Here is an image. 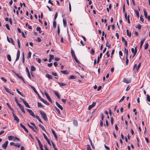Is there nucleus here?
I'll return each instance as SVG.
<instances>
[{
	"label": "nucleus",
	"instance_id": "obj_64",
	"mask_svg": "<svg viewBox=\"0 0 150 150\" xmlns=\"http://www.w3.org/2000/svg\"><path fill=\"white\" fill-rule=\"evenodd\" d=\"M104 146L105 148L108 150H110V148L107 146L105 144H104Z\"/></svg>",
	"mask_w": 150,
	"mask_h": 150
},
{
	"label": "nucleus",
	"instance_id": "obj_20",
	"mask_svg": "<svg viewBox=\"0 0 150 150\" xmlns=\"http://www.w3.org/2000/svg\"><path fill=\"white\" fill-rule=\"evenodd\" d=\"M52 134L54 136V137L55 138V139H56L57 140V135L56 134L55 131L53 130H52Z\"/></svg>",
	"mask_w": 150,
	"mask_h": 150
},
{
	"label": "nucleus",
	"instance_id": "obj_5",
	"mask_svg": "<svg viewBox=\"0 0 150 150\" xmlns=\"http://www.w3.org/2000/svg\"><path fill=\"white\" fill-rule=\"evenodd\" d=\"M12 113L13 116L14 117V120L16 121L17 123H19V118H18L17 116L15 115V114L14 113L12 112Z\"/></svg>",
	"mask_w": 150,
	"mask_h": 150
},
{
	"label": "nucleus",
	"instance_id": "obj_24",
	"mask_svg": "<svg viewBox=\"0 0 150 150\" xmlns=\"http://www.w3.org/2000/svg\"><path fill=\"white\" fill-rule=\"evenodd\" d=\"M45 76L46 77L48 78L49 79H52V75H50L49 74H47Z\"/></svg>",
	"mask_w": 150,
	"mask_h": 150
},
{
	"label": "nucleus",
	"instance_id": "obj_59",
	"mask_svg": "<svg viewBox=\"0 0 150 150\" xmlns=\"http://www.w3.org/2000/svg\"><path fill=\"white\" fill-rule=\"evenodd\" d=\"M110 118H111V125H113V119L112 117H111Z\"/></svg>",
	"mask_w": 150,
	"mask_h": 150
},
{
	"label": "nucleus",
	"instance_id": "obj_27",
	"mask_svg": "<svg viewBox=\"0 0 150 150\" xmlns=\"http://www.w3.org/2000/svg\"><path fill=\"white\" fill-rule=\"evenodd\" d=\"M63 25L64 27H66L67 26V22L65 19H63Z\"/></svg>",
	"mask_w": 150,
	"mask_h": 150
},
{
	"label": "nucleus",
	"instance_id": "obj_44",
	"mask_svg": "<svg viewBox=\"0 0 150 150\" xmlns=\"http://www.w3.org/2000/svg\"><path fill=\"white\" fill-rule=\"evenodd\" d=\"M36 139L38 141V142L39 146H40L42 145L41 144V142L40 141V140L39 139H38L37 137Z\"/></svg>",
	"mask_w": 150,
	"mask_h": 150
},
{
	"label": "nucleus",
	"instance_id": "obj_62",
	"mask_svg": "<svg viewBox=\"0 0 150 150\" xmlns=\"http://www.w3.org/2000/svg\"><path fill=\"white\" fill-rule=\"evenodd\" d=\"M141 66V63H140L138 64V67L136 68L137 71H138Z\"/></svg>",
	"mask_w": 150,
	"mask_h": 150
},
{
	"label": "nucleus",
	"instance_id": "obj_12",
	"mask_svg": "<svg viewBox=\"0 0 150 150\" xmlns=\"http://www.w3.org/2000/svg\"><path fill=\"white\" fill-rule=\"evenodd\" d=\"M19 107L21 109V111L24 114L25 113V110H24V106H22L21 105H19Z\"/></svg>",
	"mask_w": 150,
	"mask_h": 150
},
{
	"label": "nucleus",
	"instance_id": "obj_51",
	"mask_svg": "<svg viewBox=\"0 0 150 150\" xmlns=\"http://www.w3.org/2000/svg\"><path fill=\"white\" fill-rule=\"evenodd\" d=\"M87 150H92L91 149L90 147V146L89 145H87Z\"/></svg>",
	"mask_w": 150,
	"mask_h": 150
},
{
	"label": "nucleus",
	"instance_id": "obj_42",
	"mask_svg": "<svg viewBox=\"0 0 150 150\" xmlns=\"http://www.w3.org/2000/svg\"><path fill=\"white\" fill-rule=\"evenodd\" d=\"M125 53H126V56L128 57V50L126 49V47L125 48Z\"/></svg>",
	"mask_w": 150,
	"mask_h": 150
},
{
	"label": "nucleus",
	"instance_id": "obj_11",
	"mask_svg": "<svg viewBox=\"0 0 150 150\" xmlns=\"http://www.w3.org/2000/svg\"><path fill=\"white\" fill-rule=\"evenodd\" d=\"M20 51L19 50H18L17 52L16 58V61H18L19 59L20 55Z\"/></svg>",
	"mask_w": 150,
	"mask_h": 150
},
{
	"label": "nucleus",
	"instance_id": "obj_23",
	"mask_svg": "<svg viewBox=\"0 0 150 150\" xmlns=\"http://www.w3.org/2000/svg\"><path fill=\"white\" fill-rule=\"evenodd\" d=\"M37 104H38V106L39 108H43V107H44V106L42 104L38 102Z\"/></svg>",
	"mask_w": 150,
	"mask_h": 150
},
{
	"label": "nucleus",
	"instance_id": "obj_50",
	"mask_svg": "<svg viewBox=\"0 0 150 150\" xmlns=\"http://www.w3.org/2000/svg\"><path fill=\"white\" fill-rule=\"evenodd\" d=\"M6 27L8 30H10V28L8 24H6L5 25Z\"/></svg>",
	"mask_w": 150,
	"mask_h": 150
},
{
	"label": "nucleus",
	"instance_id": "obj_19",
	"mask_svg": "<svg viewBox=\"0 0 150 150\" xmlns=\"http://www.w3.org/2000/svg\"><path fill=\"white\" fill-rule=\"evenodd\" d=\"M5 89L6 91L7 92L9 93L10 94H12V93H13V92H12L11 91H10V90L8 88L6 87H5Z\"/></svg>",
	"mask_w": 150,
	"mask_h": 150
},
{
	"label": "nucleus",
	"instance_id": "obj_61",
	"mask_svg": "<svg viewBox=\"0 0 150 150\" xmlns=\"http://www.w3.org/2000/svg\"><path fill=\"white\" fill-rule=\"evenodd\" d=\"M52 74L54 76H57V74L56 72H52Z\"/></svg>",
	"mask_w": 150,
	"mask_h": 150
},
{
	"label": "nucleus",
	"instance_id": "obj_58",
	"mask_svg": "<svg viewBox=\"0 0 150 150\" xmlns=\"http://www.w3.org/2000/svg\"><path fill=\"white\" fill-rule=\"evenodd\" d=\"M43 134L44 138H45V139L46 140H47L48 139V138H47V137L46 136L45 134L44 133H43Z\"/></svg>",
	"mask_w": 150,
	"mask_h": 150
},
{
	"label": "nucleus",
	"instance_id": "obj_34",
	"mask_svg": "<svg viewBox=\"0 0 150 150\" xmlns=\"http://www.w3.org/2000/svg\"><path fill=\"white\" fill-rule=\"evenodd\" d=\"M135 12L136 13V15L138 18H139V12L137 10H134Z\"/></svg>",
	"mask_w": 150,
	"mask_h": 150
},
{
	"label": "nucleus",
	"instance_id": "obj_25",
	"mask_svg": "<svg viewBox=\"0 0 150 150\" xmlns=\"http://www.w3.org/2000/svg\"><path fill=\"white\" fill-rule=\"evenodd\" d=\"M54 93L55 95L57 97L58 99H60V97L59 94L56 91H54Z\"/></svg>",
	"mask_w": 150,
	"mask_h": 150
},
{
	"label": "nucleus",
	"instance_id": "obj_41",
	"mask_svg": "<svg viewBox=\"0 0 150 150\" xmlns=\"http://www.w3.org/2000/svg\"><path fill=\"white\" fill-rule=\"evenodd\" d=\"M16 90L18 94H19L20 95L22 96H23V97L24 96H23V95L21 93L20 91H19L18 89H16Z\"/></svg>",
	"mask_w": 150,
	"mask_h": 150
},
{
	"label": "nucleus",
	"instance_id": "obj_63",
	"mask_svg": "<svg viewBox=\"0 0 150 150\" xmlns=\"http://www.w3.org/2000/svg\"><path fill=\"white\" fill-rule=\"evenodd\" d=\"M49 56H50V59H54V56L53 55H51V54H50Z\"/></svg>",
	"mask_w": 150,
	"mask_h": 150
},
{
	"label": "nucleus",
	"instance_id": "obj_55",
	"mask_svg": "<svg viewBox=\"0 0 150 150\" xmlns=\"http://www.w3.org/2000/svg\"><path fill=\"white\" fill-rule=\"evenodd\" d=\"M25 61V57L24 56V53H23V59H22V62L23 63Z\"/></svg>",
	"mask_w": 150,
	"mask_h": 150
},
{
	"label": "nucleus",
	"instance_id": "obj_18",
	"mask_svg": "<svg viewBox=\"0 0 150 150\" xmlns=\"http://www.w3.org/2000/svg\"><path fill=\"white\" fill-rule=\"evenodd\" d=\"M15 74L21 80H23V77L21 76L19 74L15 73Z\"/></svg>",
	"mask_w": 150,
	"mask_h": 150
},
{
	"label": "nucleus",
	"instance_id": "obj_35",
	"mask_svg": "<svg viewBox=\"0 0 150 150\" xmlns=\"http://www.w3.org/2000/svg\"><path fill=\"white\" fill-rule=\"evenodd\" d=\"M7 57L8 60L10 62L11 61V56L10 55L8 54V55H7Z\"/></svg>",
	"mask_w": 150,
	"mask_h": 150
},
{
	"label": "nucleus",
	"instance_id": "obj_47",
	"mask_svg": "<svg viewBox=\"0 0 150 150\" xmlns=\"http://www.w3.org/2000/svg\"><path fill=\"white\" fill-rule=\"evenodd\" d=\"M149 46V44L148 43H146L145 45V47H144V49L145 50H146L148 49Z\"/></svg>",
	"mask_w": 150,
	"mask_h": 150
},
{
	"label": "nucleus",
	"instance_id": "obj_2",
	"mask_svg": "<svg viewBox=\"0 0 150 150\" xmlns=\"http://www.w3.org/2000/svg\"><path fill=\"white\" fill-rule=\"evenodd\" d=\"M26 110L29 113L30 115L31 116H33L34 118L35 117L36 115H35L34 113L31 110L28 109H27Z\"/></svg>",
	"mask_w": 150,
	"mask_h": 150
},
{
	"label": "nucleus",
	"instance_id": "obj_57",
	"mask_svg": "<svg viewBox=\"0 0 150 150\" xmlns=\"http://www.w3.org/2000/svg\"><path fill=\"white\" fill-rule=\"evenodd\" d=\"M37 62L39 63H40L41 62V59L39 58H36Z\"/></svg>",
	"mask_w": 150,
	"mask_h": 150
},
{
	"label": "nucleus",
	"instance_id": "obj_29",
	"mask_svg": "<svg viewBox=\"0 0 150 150\" xmlns=\"http://www.w3.org/2000/svg\"><path fill=\"white\" fill-rule=\"evenodd\" d=\"M36 70L35 67L33 66H31V71H35Z\"/></svg>",
	"mask_w": 150,
	"mask_h": 150
},
{
	"label": "nucleus",
	"instance_id": "obj_39",
	"mask_svg": "<svg viewBox=\"0 0 150 150\" xmlns=\"http://www.w3.org/2000/svg\"><path fill=\"white\" fill-rule=\"evenodd\" d=\"M14 146L18 148H20L21 146V145L19 143H16L15 144Z\"/></svg>",
	"mask_w": 150,
	"mask_h": 150
},
{
	"label": "nucleus",
	"instance_id": "obj_37",
	"mask_svg": "<svg viewBox=\"0 0 150 150\" xmlns=\"http://www.w3.org/2000/svg\"><path fill=\"white\" fill-rule=\"evenodd\" d=\"M106 46L108 48H110L111 45V44H109L108 41H107L106 43Z\"/></svg>",
	"mask_w": 150,
	"mask_h": 150
},
{
	"label": "nucleus",
	"instance_id": "obj_1",
	"mask_svg": "<svg viewBox=\"0 0 150 150\" xmlns=\"http://www.w3.org/2000/svg\"><path fill=\"white\" fill-rule=\"evenodd\" d=\"M40 114L44 119L47 121L48 120V118L47 117L46 113L43 111L40 110L39 111Z\"/></svg>",
	"mask_w": 150,
	"mask_h": 150
},
{
	"label": "nucleus",
	"instance_id": "obj_48",
	"mask_svg": "<svg viewBox=\"0 0 150 150\" xmlns=\"http://www.w3.org/2000/svg\"><path fill=\"white\" fill-rule=\"evenodd\" d=\"M141 25L140 24H137V26L136 27V28H138L139 29H141Z\"/></svg>",
	"mask_w": 150,
	"mask_h": 150
},
{
	"label": "nucleus",
	"instance_id": "obj_22",
	"mask_svg": "<svg viewBox=\"0 0 150 150\" xmlns=\"http://www.w3.org/2000/svg\"><path fill=\"white\" fill-rule=\"evenodd\" d=\"M73 123L74 125L75 126H76L78 125V122H77V121L75 119L74 120H73Z\"/></svg>",
	"mask_w": 150,
	"mask_h": 150
},
{
	"label": "nucleus",
	"instance_id": "obj_8",
	"mask_svg": "<svg viewBox=\"0 0 150 150\" xmlns=\"http://www.w3.org/2000/svg\"><path fill=\"white\" fill-rule=\"evenodd\" d=\"M96 103L95 102H93L92 104L89 106L88 108V110H90L92 108H93L96 105Z\"/></svg>",
	"mask_w": 150,
	"mask_h": 150
},
{
	"label": "nucleus",
	"instance_id": "obj_3",
	"mask_svg": "<svg viewBox=\"0 0 150 150\" xmlns=\"http://www.w3.org/2000/svg\"><path fill=\"white\" fill-rule=\"evenodd\" d=\"M21 100L23 102L27 108H30V107L28 103L25 101L23 98H21Z\"/></svg>",
	"mask_w": 150,
	"mask_h": 150
},
{
	"label": "nucleus",
	"instance_id": "obj_40",
	"mask_svg": "<svg viewBox=\"0 0 150 150\" xmlns=\"http://www.w3.org/2000/svg\"><path fill=\"white\" fill-rule=\"evenodd\" d=\"M55 110H56L57 111L58 114H59V115H60V110H59V109H58L57 107H55Z\"/></svg>",
	"mask_w": 150,
	"mask_h": 150
},
{
	"label": "nucleus",
	"instance_id": "obj_28",
	"mask_svg": "<svg viewBox=\"0 0 150 150\" xmlns=\"http://www.w3.org/2000/svg\"><path fill=\"white\" fill-rule=\"evenodd\" d=\"M58 83L59 84V85L61 86H66L67 85V84L65 83H61L59 82H58Z\"/></svg>",
	"mask_w": 150,
	"mask_h": 150
},
{
	"label": "nucleus",
	"instance_id": "obj_9",
	"mask_svg": "<svg viewBox=\"0 0 150 150\" xmlns=\"http://www.w3.org/2000/svg\"><path fill=\"white\" fill-rule=\"evenodd\" d=\"M8 141H6L4 144H2V148L5 149H6L8 144Z\"/></svg>",
	"mask_w": 150,
	"mask_h": 150
},
{
	"label": "nucleus",
	"instance_id": "obj_32",
	"mask_svg": "<svg viewBox=\"0 0 150 150\" xmlns=\"http://www.w3.org/2000/svg\"><path fill=\"white\" fill-rule=\"evenodd\" d=\"M27 125H28V127L30 128L31 129H32L34 132H36V131H35V130L34 129V128L33 127H32V126H31L28 123L27 124Z\"/></svg>",
	"mask_w": 150,
	"mask_h": 150
},
{
	"label": "nucleus",
	"instance_id": "obj_56",
	"mask_svg": "<svg viewBox=\"0 0 150 150\" xmlns=\"http://www.w3.org/2000/svg\"><path fill=\"white\" fill-rule=\"evenodd\" d=\"M20 125L21 127H22L24 129L26 128L25 127L24 125H23L22 123H20Z\"/></svg>",
	"mask_w": 150,
	"mask_h": 150
},
{
	"label": "nucleus",
	"instance_id": "obj_46",
	"mask_svg": "<svg viewBox=\"0 0 150 150\" xmlns=\"http://www.w3.org/2000/svg\"><path fill=\"white\" fill-rule=\"evenodd\" d=\"M100 114L101 117V120L103 121V119H104V117L103 114V113H100Z\"/></svg>",
	"mask_w": 150,
	"mask_h": 150
},
{
	"label": "nucleus",
	"instance_id": "obj_7",
	"mask_svg": "<svg viewBox=\"0 0 150 150\" xmlns=\"http://www.w3.org/2000/svg\"><path fill=\"white\" fill-rule=\"evenodd\" d=\"M144 15L145 17L148 19L149 21H150V16H147V12L145 11V9H144Z\"/></svg>",
	"mask_w": 150,
	"mask_h": 150
},
{
	"label": "nucleus",
	"instance_id": "obj_49",
	"mask_svg": "<svg viewBox=\"0 0 150 150\" xmlns=\"http://www.w3.org/2000/svg\"><path fill=\"white\" fill-rule=\"evenodd\" d=\"M76 62L78 63H79V61L77 59V58L76 57H75L74 58Z\"/></svg>",
	"mask_w": 150,
	"mask_h": 150
},
{
	"label": "nucleus",
	"instance_id": "obj_14",
	"mask_svg": "<svg viewBox=\"0 0 150 150\" xmlns=\"http://www.w3.org/2000/svg\"><path fill=\"white\" fill-rule=\"evenodd\" d=\"M123 81L125 83H130L131 82V80L128 79H124Z\"/></svg>",
	"mask_w": 150,
	"mask_h": 150
},
{
	"label": "nucleus",
	"instance_id": "obj_30",
	"mask_svg": "<svg viewBox=\"0 0 150 150\" xmlns=\"http://www.w3.org/2000/svg\"><path fill=\"white\" fill-rule=\"evenodd\" d=\"M126 32L127 33V35L129 37H131V33H129V30L128 29L127 30Z\"/></svg>",
	"mask_w": 150,
	"mask_h": 150
},
{
	"label": "nucleus",
	"instance_id": "obj_6",
	"mask_svg": "<svg viewBox=\"0 0 150 150\" xmlns=\"http://www.w3.org/2000/svg\"><path fill=\"white\" fill-rule=\"evenodd\" d=\"M31 88L33 89V90L34 91V92H35V93L38 96L39 99H40L41 97L40 96L39 93H38L37 91H36V89H35V87L32 86H31Z\"/></svg>",
	"mask_w": 150,
	"mask_h": 150
},
{
	"label": "nucleus",
	"instance_id": "obj_38",
	"mask_svg": "<svg viewBox=\"0 0 150 150\" xmlns=\"http://www.w3.org/2000/svg\"><path fill=\"white\" fill-rule=\"evenodd\" d=\"M53 26L54 28H56V22L55 20L53 22Z\"/></svg>",
	"mask_w": 150,
	"mask_h": 150
},
{
	"label": "nucleus",
	"instance_id": "obj_10",
	"mask_svg": "<svg viewBox=\"0 0 150 150\" xmlns=\"http://www.w3.org/2000/svg\"><path fill=\"white\" fill-rule=\"evenodd\" d=\"M39 99L41 100V101H42V102H43L44 103L47 105H49V103H48L47 101L42 98L41 97Z\"/></svg>",
	"mask_w": 150,
	"mask_h": 150
},
{
	"label": "nucleus",
	"instance_id": "obj_13",
	"mask_svg": "<svg viewBox=\"0 0 150 150\" xmlns=\"http://www.w3.org/2000/svg\"><path fill=\"white\" fill-rule=\"evenodd\" d=\"M55 103L57 106L61 110H63V108L62 106L57 102H55Z\"/></svg>",
	"mask_w": 150,
	"mask_h": 150
},
{
	"label": "nucleus",
	"instance_id": "obj_31",
	"mask_svg": "<svg viewBox=\"0 0 150 150\" xmlns=\"http://www.w3.org/2000/svg\"><path fill=\"white\" fill-rule=\"evenodd\" d=\"M14 137L12 136H9L8 137V139L9 140H12L14 139Z\"/></svg>",
	"mask_w": 150,
	"mask_h": 150
},
{
	"label": "nucleus",
	"instance_id": "obj_43",
	"mask_svg": "<svg viewBox=\"0 0 150 150\" xmlns=\"http://www.w3.org/2000/svg\"><path fill=\"white\" fill-rule=\"evenodd\" d=\"M60 32L59 29V25H57V34L58 35H59Z\"/></svg>",
	"mask_w": 150,
	"mask_h": 150
},
{
	"label": "nucleus",
	"instance_id": "obj_36",
	"mask_svg": "<svg viewBox=\"0 0 150 150\" xmlns=\"http://www.w3.org/2000/svg\"><path fill=\"white\" fill-rule=\"evenodd\" d=\"M39 126L42 129V130L45 132L46 130L45 129L44 127L41 125V124H39Z\"/></svg>",
	"mask_w": 150,
	"mask_h": 150
},
{
	"label": "nucleus",
	"instance_id": "obj_52",
	"mask_svg": "<svg viewBox=\"0 0 150 150\" xmlns=\"http://www.w3.org/2000/svg\"><path fill=\"white\" fill-rule=\"evenodd\" d=\"M1 79L4 82H6L7 81V80L3 77H1Z\"/></svg>",
	"mask_w": 150,
	"mask_h": 150
},
{
	"label": "nucleus",
	"instance_id": "obj_54",
	"mask_svg": "<svg viewBox=\"0 0 150 150\" xmlns=\"http://www.w3.org/2000/svg\"><path fill=\"white\" fill-rule=\"evenodd\" d=\"M128 57L126 56V63L127 65L128 64L129 62V60L128 58Z\"/></svg>",
	"mask_w": 150,
	"mask_h": 150
},
{
	"label": "nucleus",
	"instance_id": "obj_33",
	"mask_svg": "<svg viewBox=\"0 0 150 150\" xmlns=\"http://www.w3.org/2000/svg\"><path fill=\"white\" fill-rule=\"evenodd\" d=\"M31 54H32L31 52L30 51H29L28 52V55H27V58H30L31 57Z\"/></svg>",
	"mask_w": 150,
	"mask_h": 150
},
{
	"label": "nucleus",
	"instance_id": "obj_15",
	"mask_svg": "<svg viewBox=\"0 0 150 150\" xmlns=\"http://www.w3.org/2000/svg\"><path fill=\"white\" fill-rule=\"evenodd\" d=\"M102 53H100V56H99L98 57L97 60V63L98 64L100 61V58H101L102 57Z\"/></svg>",
	"mask_w": 150,
	"mask_h": 150
},
{
	"label": "nucleus",
	"instance_id": "obj_60",
	"mask_svg": "<svg viewBox=\"0 0 150 150\" xmlns=\"http://www.w3.org/2000/svg\"><path fill=\"white\" fill-rule=\"evenodd\" d=\"M127 20V22H128V23L129 24L130 23V21L129 20V15L128 16Z\"/></svg>",
	"mask_w": 150,
	"mask_h": 150
},
{
	"label": "nucleus",
	"instance_id": "obj_26",
	"mask_svg": "<svg viewBox=\"0 0 150 150\" xmlns=\"http://www.w3.org/2000/svg\"><path fill=\"white\" fill-rule=\"evenodd\" d=\"M35 118L37 119L40 122L42 123L41 119L39 117L38 115H36V116Z\"/></svg>",
	"mask_w": 150,
	"mask_h": 150
},
{
	"label": "nucleus",
	"instance_id": "obj_45",
	"mask_svg": "<svg viewBox=\"0 0 150 150\" xmlns=\"http://www.w3.org/2000/svg\"><path fill=\"white\" fill-rule=\"evenodd\" d=\"M146 98L148 102H150V96H149L148 94L147 95Z\"/></svg>",
	"mask_w": 150,
	"mask_h": 150
},
{
	"label": "nucleus",
	"instance_id": "obj_4",
	"mask_svg": "<svg viewBox=\"0 0 150 150\" xmlns=\"http://www.w3.org/2000/svg\"><path fill=\"white\" fill-rule=\"evenodd\" d=\"M44 94H45V96H46L47 98L49 100V101L51 103H52V100L50 98V97L48 95V93L46 92H44Z\"/></svg>",
	"mask_w": 150,
	"mask_h": 150
},
{
	"label": "nucleus",
	"instance_id": "obj_21",
	"mask_svg": "<svg viewBox=\"0 0 150 150\" xmlns=\"http://www.w3.org/2000/svg\"><path fill=\"white\" fill-rule=\"evenodd\" d=\"M60 72L62 74H69V72L67 70L61 71Z\"/></svg>",
	"mask_w": 150,
	"mask_h": 150
},
{
	"label": "nucleus",
	"instance_id": "obj_53",
	"mask_svg": "<svg viewBox=\"0 0 150 150\" xmlns=\"http://www.w3.org/2000/svg\"><path fill=\"white\" fill-rule=\"evenodd\" d=\"M75 76L74 75H71L70 76L69 79H75Z\"/></svg>",
	"mask_w": 150,
	"mask_h": 150
},
{
	"label": "nucleus",
	"instance_id": "obj_17",
	"mask_svg": "<svg viewBox=\"0 0 150 150\" xmlns=\"http://www.w3.org/2000/svg\"><path fill=\"white\" fill-rule=\"evenodd\" d=\"M145 39H146L145 38H144L143 39L141 40V42H140L141 45H140V49L141 48L143 45V43L144 42V41L145 40Z\"/></svg>",
	"mask_w": 150,
	"mask_h": 150
},
{
	"label": "nucleus",
	"instance_id": "obj_16",
	"mask_svg": "<svg viewBox=\"0 0 150 150\" xmlns=\"http://www.w3.org/2000/svg\"><path fill=\"white\" fill-rule=\"evenodd\" d=\"M71 54L72 56L74 58L76 57V55L75 54L74 51L73 50L72 48L71 49Z\"/></svg>",
	"mask_w": 150,
	"mask_h": 150
}]
</instances>
